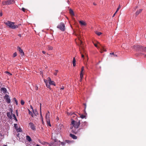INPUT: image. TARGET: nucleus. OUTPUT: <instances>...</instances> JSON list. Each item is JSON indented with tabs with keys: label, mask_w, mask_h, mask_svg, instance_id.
I'll return each mask as SVG.
<instances>
[{
	"label": "nucleus",
	"mask_w": 146,
	"mask_h": 146,
	"mask_svg": "<svg viewBox=\"0 0 146 146\" xmlns=\"http://www.w3.org/2000/svg\"><path fill=\"white\" fill-rule=\"evenodd\" d=\"M141 51L145 52H146V47H143L142 46V48Z\"/></svg>",
	"instance_id": "23"
},
{
	"label": "nucleus",
	"mask_w": 146,
	"mask_h": 146,
	"mask_svg": "<svg viewBox=\"0 0 146 146\" xmlns=\"http://www.w3.org/2000/svg\"><path fill=\"white\" fill-rule=\"evenodd\" d=\"M29 125L30 126V128L32 130L35 131L36 130L35 126L32 123L30 122L29 123Z\"/></svg>",
	"instance_id": "9"
},
{
	"label": "nucleus",
	"mask_w": 146,
	"mask_h": 146,
	"mask_svg": "<svg viewBox=\"0 0 146 146\" xmlns=\"http://www.w3.org/2000/svg\"><path fill=\"white\" fill-rule=\"evenodd\" d=\"M84 70V67L82 66L81 68V70L80 73V75L83 74V72Z\"/></svg>",
	"instance_id": "24"
},
{
	"label": "nucleus",
	"mask_w": 146,
	"mask_h": 146,
	"mask_svg": "<svg viewBox=\"0 0 146 146\" xmlns=\"http://www.w3.org/2000/svg\"><path fill=\"white\" fill-rule=\"evenodd\" d=\"M80 117L82 119H83L86 117V116L83 115H80Z\"/></svg>",
	"instance_id": "33"
},
{
	"label": "nucleus",
	"mask_w": 146,
	"mask_h": 146,
	"mask_svg": "<svg viewBox=\"0 0 146 146\" xmlns=\"http://www.w3.org/2000/svg\"><path fill=\"white\" fill-rule=\"evenodd\" d=\"M73 126H71L70 127V129H72L73 128Z\"/></svg>",
	"instance_id": "48"
},
{
	"label": "nucleus",
	"mask_w": 146,
	"mask_h": 146,
	"mask_svg": "<svg viewBox=\"0 0 146 146\" xmlns=\"http://www.w3.org/2000/svg\"><path fill=\"white\" fill-rule=\"evenodd\" d=\"M76 62V60L75 57H74L72 61V63H75Z\"/></svg>",
	"instance_id": "36"
},
{
	"label": "nucleus",
	"mask_w": 146,
	"mask_h": 146,
	"mask_svg": "<svg viewBox=\"0 0 146 146\" xmlns=\"http://www.w3.org/2000/svg\"><path fill=\"white\" fill-rule=\"evenodd\" d=\"M61 145L62 146H64L66 144L65 142H61Z\"/></svg>",
	"instance_id": "37"
},
{
	"label": "nucleus",
	"mask_w": 146,
	"mask_h": 146,
	"mask_svg": "<svg viewBox=\"0 0 146 146\" xmlns=\"http://www.w3.org/2000/svg\"><path fill=\"white\" fill-rule=\"evenodd\" d=\"M18 36H19L20 37H21V34H19Z\"/></svg>",
	"instance_id": "54"
},
{
	"label": "nucleus",
	"mask_w": 146,
	"mask_h": 146,
	"mask_svg": "<svg viewBox=\"0 0 146 146\" xmlns=\"http://www.w3.org/2000/svg\"><path fill=\"white\" fill-rule=\"evenodd\" d=\"M26 139L29 141L30 142L32 141L31 137L29 135L26 136Z\"/></svg>",
	"instance_id": "20"
},
{
	"label": "nucleus",
	"mask_w": 146,
	"mask_h": 146,
	"mask_svg": "<svg viewBox=\"0 0 146 146\" xmlns=\"http://www.w3.org/2000/svg\"><path fill=\"white\" fill-rule=\"evenodd\" d=\"M42 52L43 53V54H45L46 53V52L45 51H42Z\"/></svg>",
	"instance_id": "51"
},
{
	"label": "nucleus",
	"mask_w": 146,
	"mask_h": 146,
	"mask_svg": "<svg viewBox=\"0 0 146 146\" xmlns=\"http://www.w3.org/2000/svg\"><path fill=\"white\" fill-rule=\"evenodd\" d=\"M4 23L7 25L8 26L9 28L14 29L18 27L17 25H15V23L11 22L9 21H7V22H4Z\"/></svg>",
	"instance_id": "2"
},
{
	"label": "nucleus",
	"mask_w": 146,
	"mask_h": 146,
	"mask_svg": "<svg viewBox=\"0 0 146 146\" xmlns=\"http://www.w3.org/2000/svg\"><path fill=\"white\" fill-rule=\"evenodd\" d=\"M87 124V122L86 121H84L82 122V125H81V127H84L86 126Z\"/></svg>",
	"instance_id": "15"
},
{
	"label": "nucleus",
	"mask_w": 146,
	"mask_h": 146,
	"mask_svg": "<svg viewBox=\"0 0 146 146\" xmlns=\"http://www.w3.org/2000/svg\"><path fill=\"white\" fill-rule=\"evenodd\" d=\"M40 117L41 118L42 121V123H43V118H42V116L41 114V111H40Z\"/></svg>",
	"instance_id": "31"
},
{
	"label": "nucleus",
	"mask_w": 146,
	"mask_h": 146,
	"mask_svg": "<svg viewBox=\"0 0 146 146\" xmlns=\"http://www.w3.org/2000/svg\"><path fill=\"white\" fill-rule=\"evenodd\" d=\"M16 113L17 115H18V113H17V110H16Z\"/></svg>",
	"instance_id": "52"
},
{
	"label": "nucleus",
	"mask_w": 146,
	"mask_h": 146,
	"mask_svg": "<svg viewBox=\"0 0 146 146\" xmlns=\"http://www.w3.org/2000/svg\"><path fill=\"white\" fill-rule=\"evenodd\" d=\"M94 5H96V4H94Z\"/></svg>",
	"instance_id": "64"
},
{
	"label": "nucleus",
	"mask_w": 146,
	"mask_h": 146,
	"mask_svg": "<svg viewBox=\"0 0 146 146\" xmlns=\"http://www.w3.org/2000/svg\"><path fill=\"white\" fill-rule=\"evenodd\" d=\"M56 72L54 73V74L55 75H56L57 72H58V70H55Z\"/></svg>",
	"instance_id": "40"
},
{
	"label": "nucleus",
	"mask_w": 146,
	"mask_h": 146,
	"mask_svg": "<svg viewBox=\"0 0 146 146\" xmlns=\"http://www.w3.org/2000/svg\"><path fill=\"white\" fill-rule=\"evenodd\" d=\"M19 132H21V129H20V130H19Z\"/></svg>",
	"instance_id": "60"
},
{
	"label": "nucleus",
	"mask_w": 146,
	"mask_h": 146,
	"mask_svg": "<svg viewBox=\"0 0 146 146\" xmlns=\"http://www.w3.org/2000/svg\"><path fill=\"white\" fill-rule=\"evenodd\" d=\"M5 73H7V74H8V75H9V76H11V75H12V74H11L10 73H9V72H8V71H5Z\"/></svg>",
	"instance_id": "34"
},
{
	"label": "nucleus",
	"mask_w": 146,
	"mask_h": 146,
	"mask_svg": "<svg viewBox=\"0 0 146 146\" xmlns=\"http://www.w3.org/2000/svg\"><path fill=\"white\" fill-rule=\"evenodd\" d=\"M142 9H139V10H138L137 11L136 13H135V15H136V16H137L139 14V13H141L142 11Z\"/></svg>",
	"instance_id": "16"
},
{
	"label": "nucleus",
	"mask_w": 146,
	"mask_h": 146,
	"mask_svg": "<svg viewBox=\"0 0 146 146\" xmlns=\"http://www.w3.org/2000/svg\"><path fill=\"white\" fill-rule=\"evenodd\" d=\"M14 127H15L16 129L18 128V127H17V124H14Z\"/></svg>",
	"instance_id": "41"
},
{
	"label": "nucleus",
	"mask_w": 146,
	"mask_h": 146,
	"mask_svg": "<svg viewBox=\"0 0 146 146\" xmlns=\"http://www.w3.org/2000/svg\"><path fill=\"white\" fill-rule=\"evenodd\" d=\"M120 8H121V7H120V5H119L118 8L117 9V11H118V10H119V9H120Z\"/></svg>",
	"instance_id": "42"
},
{
	"label": "nucleus",
	"mask_w": 146,
	"mask_h": 146,
	"mask_svg": "<svg viewBox=\"0 0 146 146\" xmlns=\"http://www.w3.org/2000/svg\"><path fill=\"white\" fill-rule=\"evenodd\" d=\"M3 14L1 12L0 13V16L1 17L2 16Z\"/></svg>",
	"instance_id": "45"
},
{
	"label": "nucleus",
	"mask_w": 146,
	"mask_h": 146,
	"mask_svg": "<svg viewBox=\"0 0 146 146\" xmlns=\"http://www.w3.org/2000/svg\"><path fill=\"white\" fill-rule=\"evenodd\" d=\"M17 50L19 51L21 56H24V52L21 47L19 46H18L17 47Z\"/></svg>",
	"instance_id": "10"
},
{
	"label": "nucleus",
	"mask_w": 146,
	"mask_h": 146,
	"mask_svg": "<svg viewBox=\"0 0 146 146\" xmlns=\"http://www.w3.org/2000/svg\"><path fill=\"white\" fill-rule=\"evenodd\" d=\"M6 1H3V2H2V3L3 4V5H7V4H6Z\"/></svg>",
	"instance_id": "38"
},
{
	"label": "nucleus",
	"mask_w": 146,
	"mask_h": 146,
	"mask_svg": "<svg viewBox=\"0 0 146 146\" xmlns=\"http://www.w3.org/2000/svg\"><path fill=\"white\" fill-rule=\"evenodd\" d=\"M118 11H117V10H116L115 12V13L116 14V13Z\"/></svg>",
	"instance_id": "59"
},
{
	"label": "nucleus",
	"mask_w": 146,
	"mask_h": 146,
	"mask_svg": "<svg viewBox=\"0 0 146 146\" xmlns=\"http://www.w3.org/2000/svg\"><path fill=\"white\" fill-rule=\"evenodd\" d=\"M57 27L62 31H64L65 30V25L63 23H61Z\"/></svg>",
	"instance_id": "6"
},
{
	"label": "nucleus",
	"mask_w": 146,
	"mask_h": 146,
	"mask_svg": "<svg viewBox=\"0 0 146 146\" xmlns=\"http://www.w3.org/2000/svg\"><path fill=\"white\" fill-rule=\"evenodd\" d=\"M21 103L22 105H23L25 103V102L23 100H21Z\"/></svg>",
	"instance_id": "32"
},
{
	"label": "nucleus",
	"mask_w": 146,
	"mask_h": 146,
	"mask_svg": "<svg viewBox=\"0 0 146 146\" xmlns=\"http://www.w3.org/2000/svg\"><path fill=\"white\" fill-rule=\"evenodd\" d=\"M69 115H72L73 114V113L72 112H71L69 114Z\"/></svg>",
	"instance_id": "56"
},
{
	"label": "nucleus",
	"mask_w": 146,
	"mask_h": 146,
	"mask_svg": "<svg viewBox=\"0 0 146 146\" xmlns=\"http://www.w3.org/2000/svg\"><path fill=\"white\" fill-rule=\"evenodd\" d=\"M137 6H136L135 7V8H137Z\"/></svg>",
	"instance_id": "63"
},
{
	"label": "nucleus",
	"mask_w": 146,
	"mask_h": 146,
	"mask_svg": "<svg viewBox=\"0 0 146 146\" xmlns=\"http://www.w3.org/2000/svg\"><path fill=\"white\" fill-rule=\"evenodd\" d=\"M110 54L111 55H113V54H114V53H110Z\"/></svg>",
	"instance_id": "49"
},
{
	"label": "nucleus",
	"mask_w": 146,
	"mask_h": 146,
	"mask_svg": "<svg viewBox=\"0 0 146 146\" xmlns=\"http://www.w3.org/2000/svg\"><path fill=\"white\" fill-rule=\"evenodd\" d=\"M15 3V1L14 0H9L6 1V4L7 5H10L14 3Z\"/></svg>",
	"instance_id": "13"
},
{
	"label": "nucleus",
	"mask_w": 146,
	"mask_h": 146,
	"mask_svg": "<svg viewBox=\"0 0 146 146\" xmlns=\"http://www.w3.org/2000/svg\"><path fill=\"white\" fill-rule=\"evenodd\" d=\"M29 114L31 115L33 117L34 116L33 115V114L29 110Z\"/></svg>",
	"instance_id": "30"
},
{
	"label": "nucleus",
	"mask_w": 146,
	"mask_h": 146,
	"mask_svg": "<svg viewBox=\"0 0 146 146\" xmlns=\"http://www.w3.org/2000/svg\"><path fill=\"white\" fill-rule=\"evenodd\" d=\"M72 133H75V134H76L77 133V131H74L73 130V129H72Z\"/></svg>",
	"instance_id": "39"
},
{
	"label": "nucleus",
	"mask_w": 146,
	"mask_h": 146,
	"mask_svg": "<svg viewBox=\"0 0 146 146\" xmlns=\"http://www.w3.org/2000/svg\"><path fill=\"white\" fill-rule=\"evenodd\" d=\"M10 109V110L9 112H8L7 113V116L10 119H12V117L11 115H13L12 112H13V110L11 109Z\"/></svg>",
	"instance_id": "7"
},
{
	"label": "nucleus",
	"mask_w": 146,
	"mask_h": 146,
	"mask_svg": "<svg viewBox=\"0 0 146 146\" xmlns=\"http://www.w3.org/2000/svg\"><path fill=\"white\" fill-rule=\"evenodd\" d=\"M115 13L113 14V16L112 17H114V16H115Z\"/></svg>",
	"instance_id": "57"
},
{
	"label": "nucleus",
	"mask_w": 146,
	"mask_h": 146,
	"mask_svg": "<svg viewBox=\"0 0 146 146\" xmlns=\"http://www.w3.org/2000/svg\"><path fill=\"white\" fill-rule=\"evenodd\" d=\"M73 66H76V63H73Z\"/></svg>",
	"instance_id": "50"
},
{
	"label": "nucleus",
	"mask_w": 146,
	"mask_h": 146,
	"mask_svg": "<svg viewBox=\"0 0 146 146\" xmlns=\"http://www.w3.org/2000/svg\"><path fill=\"white\" fill-rule=\"evenodd\" d=\"M21 9L24 12H25V9L23 7Z\"/></svg>",
	"instance_id": "43"
},
{
	"label": "nucleus",
	"mask_w": 146,
	"mask_h": 146,
	"mask_svg": "<svg viewBox=\"0 0 146 146\" xmlns=\"http://www.w3.org/2000/svg\"><path fill=\"white\" fill-rule=\"evenodd\" d=\"M17 56V53L16 52H15V53H14L13 54V57H16Z\"/></svg>",
	"instance_id": "35"
},
{
	"label": "nucleus",
	"mask_w": 146,
	"mask_h": 146,
	"mask_svg": "<svg viewBox=\"0 0 146 146\" xmlns=\"http://www.w3.org/2000/svg\"><path fill=\"white\" fill-rule=\"evenodd\" d=\"M36 90H37L38 89V87H36Z\"/></svg>",
	"instance_id": "58"
},
{
	"label": "nucleus",
	"mask_w": 146,
	"mask_h": 146,
	"mask_svg": "<svg viewBox=\"0 0 146 146\" xmlns=\"http://www.w3.org/2000/svg\"><path fill=\"white\" fill-rule=\"evenodd\" d=\"M70 136L73 139H76L77 138V137L75 135L71 133L70 134Z\"/></svg>",
	"instance_id": "14"
},
{
	"label": "nucleus",
	"mask_w": 146,
	"mask_h": 146,
	"mask_svg": "<svg viewBox=\"0 0 146 146\" xmlns=\"http://www.w3.org/2000/svg\"><path fill=\"white\" fill-rule=\"evenodd\" d=\"M80 82H81L82 81V78H83V74H82V75L80 74Z\"/></svg>",
	"instance_id": "28"
},
{
	"label": "nucleus",
	"mask_w": 146,
	"mask_h": 146,
	"mask_svg": "<svg viewBox=\"0 0 146 146\" xmlns=\"http://www.w3.org/2000/svg\"><path fill=\"white\" fill-rule=\"evenodd\" d=\"M30 107H31V108L32 109V110H33V107H32V106H30Z\"/></svg>",
	"instance_id": "53"
},
{
	"label": "nucleus",
	"mask_w": 146,
	"mask_h": 146,
	"mask_svg": "<svg viewBox=\"0 0 146 146\" xmlns=\"http://www.w3.org/2000/svg\"><path fill=\"white\" fill-rule=\"evenodd\" d=\"M33 111L35 116H36L38 114V111L36 110H33Z\"/></svg>",
	"instance_id": "19"
},
{
	"label": "nucleus",
	"mask_w": 146,
	"mask_h": 146,
	"mask_svg": "<svg viewBox=\"0 0 146 146\" xmlns=\"http://www.w3.org/2000/svg\"><path fill=\"white\" fill-rule=\"evenodd\" d=\"M50 113L49 111H48L46 113L45 117L46 119V121L47 123V125H49V126H51V125L50 122Z\"/></svg>",
	"instance_id": "5"
},
{
	"label": "nucleus",
	"mask_w": 146,
	"mask_h": 146,
	"mask_svg": "<svg viewBox=\"0 0 146 146\" xmlns=\"http://www.w3.org/2000/svg\"><path fill=\"white\" fill-rule=\"evenodd\" d=\"M71 124L73 125L75 128H78L79 127L80 124V120L78 121V122H76L74 120L72 119L71 122Z\"/></svg>",
	"instance_id": "4"
},
{
	"label": "nucleus",
	"mask_w": 146,
	"mask_h": 146,
	"mask_svg": "<svg viewBox=\"0 0 146 146\" xmlns=\"http://www.w3.org/2000/svg\"><path fill=\"white\" fill-rule=\"evenodd\" d=\"M95 33L96 34H97V35L99 36L101 35V34H102L101 32H98L97 31H96L95 32Z\"/></svg>",
	"instance_id": "27"
},
{
	"label": "nucleus",
	"mask_w": 146,
	"mask_h": 146,
	"mask_svg": "<svg viewBox=\"0 0 146 146\" xmlns=\"http://www.w3.org/2000/svg\"><path fill=\"white\" fill-rule=\"evenodd\" d=\"M64 89V87H62V88H61L60 89L61 90H63Z\"/></svg>",
	"instance_id": "55"
},
{
	"label": "nucleus",
	"mask_w": 146,
	"mask_h": 146,
	"mask_svg": "<svg viewBox=\"0 0 146 146\" xmlns=\"http://www.w3.org/2000/svg\"><path fill=\"white\" fill-rule=\"evenodd\" d=\"M69 13L72 16H74V12L72 9H69Z\"/></svg>",
	"instance_id": "18"
},
{
	"label": "nucleus",
	"mask_w": 146,
	"mask_h": 146,
	"mask_svg": "<svg viewBox=\"0 0 146 146\" xmlns=\"http://www.w3.org/2000/svg\"><path fill=\"white\" fill-rule=\"evenodd\" d=\"M78 38L79 40V43L78 45H79L80 47V53L81 54L82 57L84 58V55L86 54V52L85 50L84 49V46L83 44L82 41V36L80 35L78 36Z\"/></svg>",
	"instance_id": "1"
},
{
	"label": "nucleus",
	"mask_w": 146,
	"mask_h": 146,
	"mask_svg": "<svg viewBox=\"0 0 146 146\" xmlns=\"http://www.w3.org/2000/svg\"><path fill=\"white\" fill-rule=\"evenodd\" d=\"M113 56H114V57H117V55H116L115 54H113Z\"/></svg>",
	"instance_id": "46"
},
{
	"label": "nucleus",
	"mask_w": 146,
	"mask_h": 146,
	"mask_svg": "<svg viewBox=\"0 0 146 146\" xmlns=\"http://www.w3.org/2000/svg\"><path fill=\"white\" fill-rule=\"evenodd\" d=\"M13 99H14V100L15 102L16 103V104L17 105L18 104V102H17V100H16V98H14Z\"/></svg>",
	"instance_id": "29"
},
{
	"label": "nucleus",
	"mask_w": 146,
	"mask_h": 146,
	"mask_svg": "<svg viewBox=\"0 0 146 146\" xmlns=\"http://www.w3.org/2000/svg\"><path fill=\"white\" fill-rule=\"evenodd\" d=\"M3 146H7V145H3Z\"/></svg>",
	"instance_id": "61"
},
{
	"label": "nucleus",
	"mask_w": 146,
	"mask_h": 146,
	"mask_svg": "<svg viewBox=\"0 0 146 146\" xmlns=\"http://www.w3.org/2000/svg\"><path fill=\"white\" fill-rule=\"evenodd\" d=\"M79 22L82 25L85 26L86 25V23L83 21H80Z\"/></svg>",
	"instance_id": "17"
},
{
	"label": "nucleus",
	"mask_w": 146,
	"mask_h": 146,
	"mask_svg": "<svg viewBox=\"0 0 146 146\" xmlns=\"http://www.w3.org/2000/svg\"><path fill=\"white\" fill-rule=\"evenodd\" d=\"M48 79L49 81V83L50 85H53L54 86H55V84L54 82L53 81L51 80L50 78L49 77L48 78Z\"/></svg>",
	"instance_id": "12"
},
{
	"label": "nucleus",
	"mask_w": 146,
	"mask_h": 146,
	"mask_svg": "<svg viewBox=\"0 0 146 146\" xmlns=\"http://www.w3.org/2000/svg\"><path fill=\"white\" fill-rule=\"evenodd\" d=\"M94 45L98 48H99L100 49V52L102 53L104 51L106 52V50L105 49L104 46L101 45L100 43L98 42H97V44L94 43Z\"/></svg>",
	"instance_id": "3"
},
{
	"label": "nucleus",
	"mask_w": 146,
	"mask_h": 146,
	"mask_svg": "<svg viewBox=\"0 0 146 146\" xmlns=\"http://www.w3.org/2000/svg\"><path fill=\"white\" fill-rule=\"evenodd\" d=\"M44 82L46 83V86L47 87V88H50V84H49V83H48L47 82H46V81L45 80H44Z\"/></svg>",
	"instance_id": "21"
},
{
	"label": "nucleus",
	"mask_w": 146,
	"mask_h": 146,
	"mask_svg": "<svg viewBox=\"0 0 146 146\" xmlns=\"http://www.w3.org/2000/svg\"><path fill=\"white\" fill-rule=\"evenodd\" d=\"M4 98L6 100V101L8 103H9L10 102L11 100L9 98V96L6 94Z\"/></svg>",
	"instance_id": "11"
},
{
	"label": "nucleus",
	"mask_w": 146,
	"mask_h": 146,
	"mask_svg": "<svg viewBox=\"0 0 146 146\" xmlns=\"http://www.w3.org/2000/svg\"><path fill=\"white\" fill-rule=\"evenodd\" d=\"M40 111H41V103L40 104Z\"/></svg>",
	"instance_id": "47"
},
{
	"label": "nucleus",
	"mask_w": 146,
	"mask_h": 146,
	"mask_svg": "<svg viewBox=\"0 0 146 146\" xmlns=\"http://www.w3.org/2000/svg\"><path fill=\"white\" fill-rule=\"evenodd\" d=\"M1 90L3 92V93H5L7 92V89L5 88H1Z\"/></svg>",
	"instance_id": "22"
},
{
	"label": "nucleus",
	"mask_w": 146,
	"mask_h": 146,
	"mask_svg": "<svg viewBox=\"0 0 146 146\" xmlns=\"http://www.w3.org/2000/svg\"><path fill=\"white\" fill-rule=\"evenodd\" d=\"M83 104L85 106L84 110H85L86 108V104L85 103H84Z\"/></svg>",
	"instance_id": "44"
},
{
	"label": "nucleus",
	"mask_w": 146,
	"mask_h": 146,
	"mask_svg": "<svg viewBox=\"0 0 146 146\" xmlns=\"http://www.w3.org/2000/svg\"><path fill=\"white\" fill-rule=\"evenodd\" d=\"M13 119L15 120L16 121H17V120L16 117L14 114H13Z\"/></svg>",
	"instance_id": "26"
},
{
	"label": "nucleus",
	"mask_w": 146,
	"mask_h": 146,
	"mask_svg": "<svg viewBox=\"0 0 146 146\" xmlns=\"http://www.w3.org/2000/svg\"><path fill=\"white\" fill-rule=\"evenodd\" d=\"M68 140H66V141L67 143H68Z\"/></svg>",
	"instance_id": "62"
},
{
	"label": "nucleus",
	"mask_w": 146,
	"mask_h": 146,
	"mask_svg": "<svg viewBox=\"0 0 146 146\" xmlns=\"http://www.w3.org/2000/svg\"><path fill=\"white\" fill-rule=\"evenodd\" d=\"M134 48L137 50H140V51L141 50L142 48V46L138 45H136L133 46Z\"/></svg>",
	"instance_id": "8"
},
{
	"label": "nucleus",
	"mask_w": 146,
	"mask_h": 146,
	"mask_svg": "<svg viewBox=\"0 0 146 146\" xmlns=\"http://www.w3.org/2000/svg\"><path fill=\"white\" fill-rule=\"evenodd\" d=\"M53 49V48L52 46H48V50H52Z\"/></svg>",
	"instance_id": "25"
}]
</instances>
